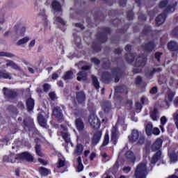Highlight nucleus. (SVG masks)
Here are the masks:
<instances>
[{
	"label": "nucleus",
	"instance_id": "nucleus-14",
	"mask_svg": "<svg viewBox=\"0 0 178 178\" xmlns=\"http://www.w3.org/2000/svg\"><path fill=\"white\" fill-rule=\"evenodd\" d=\"M156 47V44L154 42H149L143 47V49L146 51V52H151L154 50V48Z\"/></svg>",
	"mask_w": 178,
	"mask_h": 178
},
{
	"label": "nucleus",
	"instance_id": "nucleus-61",
	"mask_svg": "<svg viewBox=\"0 0 178 178\" xmlns=\"http://www.w3.org/2000/svg\"><path fill=\"white\" fill-rule=\"evenodd\" d=\"M91 61L95 63V65H98V63H99V60L97 59V58H92Z\"/></svg>",
	"mask_w": 178,
	"mask_h": 178
},
{
	"label": "nucleus",
	"instance_id": "nucleus-27",
	"mask_svg": "<svg viewBox=\"0 0 178 178\" xmlns=\"http://www.w3.org/2000/svg\"><path fill=\"white\" fill-rule=\"evenodd\" d=\"M39 172L41 176H48L51 173V171L44 167H41L39 169Z\"/></svg>",
	"mask_w": 178,
	"mask_h": 178
},
{
	"label": "nucleus",
	"instance_id": "nucleus-5",
	"mask_svg": "<svg viewBox=\"0 0 178 178\" xmlns=\"http://www.w3.org/2000/svg\"><path fill=\"white\" fill-rule=\"evenodd\" d=\"M120 76V70L115 69L112 71V74H109L108 72H104L102 79L103 81H109L111 79H115V83H118L119 81V76Z\"/></svg>",
	"mask_w": 178,
	"mask_h": 178
},
{
	"label": "nucleus",
	"instance_id": "nucleus-19",
	"mask_svg": "<svg viewBox=\"0 0 178 178\" xmlns=\"http://www.w3.org/2000/svg\"><path fill=\"white\" fill-rule=\"evenodd\" d=\"M6 66L7 67H12V69H14V70H19L20 67L17 66V64L15 63L13 60H8L7 63L6 64Z\"/></svg>",
	"mask_w": 178,
	"mask_h": 178
},
{
	"label": "nucleus",
	"instance_id": "nucleus-42",
	"mask_svg": "<svg viewBox=\"0 0 178 178\" xmlns=\"http://www.w3.org/2000/svg\"><path fill=\"white\" fill-rule=\"evenodd\" d=\"M140 102L143 105H148L149 101L148 100V98L143 96L141 97Z\"/></svg>",
	"mask_w": 178,
	"mask_h": 178
},
{
	"label": "nucleus",
	"instance_id": "nucleus-54",
	"mask_svg": "<svg viewBox=\"0 0 178 178\" xmlns=\"http://www.w3.org/2000/svg\"><path fill=\"white\" fill-rule=\"evenodd\" d=\"M49 98H51L53 101H55L56 99V94L55 92H51L49 93Z\"/></svg>",
	"mask_w": 178,
	"mask_h": 178
},
{
	"label": "nucleus",
	"instance_id": "nucleus-55",
	"mask_svg": "<svg viewBox=\"0 0 178 178\" xmlns=\"http://www.w3.org/2000/svg\"><path fill=\"white\" fill-rule=\"evenodd\" d=\"M162 56V53L161 52H156L155 54V58L157 59L158 62H161V60L159 59Z\"/></svg>",
	"mask_w": 178,
	"mask_h": 178
},
{
	"label": "nucleus",
	"instance_id": "nucleus-33",
	"mask_svg": "<svg viewBox=\"0 0 178 178\" xmlns=\"http://www.w3.org/2000/svg\"><path fill=\"white\" fill-rule=\"evenodd\" d=\"M92 80L93 83V86L95 87L96 90H99V82L98 81V79L97 76H92Z\"/></svg>",
	"mask_w": 178,
	"mask_h": 178
},
{
	"label": "nucleus",
	"instance_id": "nucleus-37",
	"mask_svg": "<svg viewBox=\"0 0 178 178\" xmlns=\"http://www.w3.org/2000/svg\"><path fill=\"white\" fill-rule=\"evenodd\" d=\"M172 118H173V120L175 124V126L178 129V110L175 113H174Z\"/></svg>",
	"mask_w": 178,
	"mask_h": 178
},
{
	"label": "nucleus",
	"instance_id": "nucleus-59",
	"mask_svg": "<svg viewBox=\"0 0 178 178\" xmlns=\"http://www.w3.org/2000/svg\"><path fill=\"white\" fill-rule=\"evenodd\" d=\"M131 170V168L130 167H125L123 168V172H124V173H129Z\"/></svg>",
	"mask_w": 178,
	"mask_h": 178
},
{
	"label": "nucleus",
	"instance_id": "nucleus-18",
	"mask_svg": "<svg viewBox=\"0 0 178 178\" xmlns=\"http://www.w3.org/2000/svg\"><path fill=\"white\" fill-rule=\"evenodd\" d=\"M118 128L116 127H113L111 130V140L114 141V143H116L118 141Z\"/></svg>",
	"mask_w": 178,
	"mask_h": 178
},
{
	"label": "nucleus",
	"instance_id": "nucleus-50",
	"mask_svg": "<svg viewBox=\"0 0 178 178\" xmlns=\"http://www.w3.org/2000/svg\"><path fill=\"white\" fill-rule=\"evenodd\" d=\"M43 89H44V91L45 92H48V91H49V90L51 89V85L48 84V83H45L44 86H43Z\"/></svg>",
	"mask_w": 178,
	"mask_h": 178
},
{
	"label": "nucleus",
	"instance_id": "nucleus-30",
	"mask_svg": "<svg viewBox=\"0 0 178 178\" xmlns=\"http://www.w3.org/2000/svg\"><path fill=\"white\" fill-rule=\"evenodd\" d=\"M177 5V2L175 1V3L172 5H168L165 12L168 13H172V12H175V7Z\"/></svg>",
	"mask_w": 178,
	"mask_h": 178
},
{
	"label": "nucleus",
	"instance_id": "nucleus-46",
	"mask_svg": "<svg viewBox=\"0 0 178 178\" xmlns=\"http://www.w3.org/2000/svg\"><path fill=\"white\" fill-rule=\"evenodd\" d=\"M29 122H27V119H24V123L25 126H26V127H29V126L33 124V119L29 118Z\"/></svg>",
	"mask_w": 178,
	"mask_h": 178
},
{
	"label": "nucleus",
	"instance_id": "nucleus-64",
	"mask_svg": "<svg viewBox=\"0 0 178 178\" xmlns=\"http://www.w3.org/2000/svg\"><path fill=\"white\" fill-rule=\"evenodd\" d=\"M174 105L176 108H178V97H176L174 100Z\"/></svg>",
	"mask_w": 178,
	"mask_h": 178
},
{
	"label": "nucleus",
	"instance_id": "nucleus-20",
	"mask_svg": "<svg viewBox=\"0 0 178 178\" xmlns=\"http://www.w3.org/2000/svg\"><path fill=\"white\" fill-rule=\"evenodd\" d=\"M38 122L42 127H45V126H47V120H45L44 116L41 114L38 115Z\"/></svg>",
	"mask_w": 178,
	"mask_h": 178
},
{
	"label": "nucleus",
	"instance_id": "nucleus-53",
	"mask_svg": "<svg viewBox=\"0 0 178 178\" xmlns=\"http://www.w3.org/2000/svg\"><path fill=\"white\" fill-rule=\"evenodd\" d=\"M175 92H171L168 95V101L170 102H172V101H173V98H175Z\"/></svg>",
	"mask_w": 178,
	"mask_h": 178
},
{
	"label": "nucleus",
	"instance_id": "nucleus-11",
	"mask_svg": "<svg viewBox=\"0 0 178 178\" xmlns=\"http://www.w3.org/2000/svg\"><path fill=\"white\" fill-rule=\"evenodd\" d=\"M61 127V132H58V136H62L63 138L67 142V143H70V134H69V132H67V129L63 127V125H60Z\"/></svg>",
	"mask_w": 178,
	"mask_h": 178
},
{
	"label": "nucleus",
	"instance_id": "nucleus-3",
	"mask_svg": "<svg viewBox=\"0 0 178 178\" xmlns=\"http://www.w3.org/2000/svg\"><path fill=\"white\" fill-rule=\"evenodd\" d=\"M11 158H15L14 160L11 159L13 163H17L19 161H28L29 162H33L34 157L29 152H23L21 154L13 155Z\"/></svg>",
	"mask_w": 178,
	"mask_h": 178
},
{
	"label": "nucleus",
	"instance_id": "nucleus-10",
	"mask_svg": "<svg viewBox=\"0 0 178 178\" xmlns=\"http://www.w3.org/2000/svg\"><path fill=\"white\" fill-rule=\"evenodd\" d=\"M88 122L93 129H99V126H101L99 119L95 115H91L88 119Z\"/></svg>",
	"mask_w": 178,
	"mask_h": 178
},
{
	"label": "nucleus",
	"instance_id": "nucleus-26",
	"mask_svg": "<svg viewBox=\"0 0 178 178\" xmlns=\"http://www.w3.org/2000/svg\"><path fill=\"white\" fill-rule=\"evenodd\" d=\"M102 109L104 111V112H109L111 111V104L110 102H106L102 105Z\"/></svg>",
	"mask_w": 178,
	"mask_h": 178
},
{
	"label": "nucleus",
	"instance_id": "nucleus-36",
	"mask_svg": "<svg viewBox=\"0 0 178 178\" xmlns=\"http://www.w3.org/2000/svg\"><path fill=\"white\" fill-rule=\"evenodd\" d=\"M73 77V73L70 71H67L63 76V79L65 80H71V79Z\"/></svg>",
	"mask_w": 178,
	"mask_h": 178
},
{
	"label": "nucleus",
	"instance_id": "nucleus-22",
	"mask_svg": "<svg viewBox=\"0 0 178 178\" xmlns=\"http://www.w3.org/2000/svg\"><path fill=\"white\" fill-rule=\"evenodd\" d=\"M160 122H161L160 129L162 133H165V127L163 126L164 124H166V123H168V118H166V117L165 116H163L161 117Z\"/></svg>",
	"mask_w": 178,
	"mask_h": 178
},
{
	"label": "nucleus",
	"instance_id": "nucleus-24",
	"mask_svg": "<svg viewBox=\"0 0 178 178\" xmlns=\"http://www.w3.org/2000/svg\"><path fill=\"white\" fill-rule=\"evenodd\" d=\"M83 151H84V147H83V145L78 144L74 151V154L75 155H81Z\"/></svg>",
	"mask_w": 178,
	"mask_h": 178
},
{
	"label": "nucleus",
	"instance_id": "nucleus-1",
	"mask_svg": "<svg viewBox=\"0 0 178 178\" xmlns=\"http://www.w3.org/2000/svg\"><path fill=\"white\" fill-rule=\"evenodd\" d=\"M161 147H162V139H157L152 146V151H158L151 159L150 163L152 166H154L158 161L162 159V153L159 150Z\"/></svg>",
	"mask_w": 178,
	"mask_h": 178
},
{
	"label": "nucleus",
	"instance_id": "nucleus-21",
	"mask_svg": "<svg viewBox=\"0 0 178 178\" xmlns=\"http://www.w3.org/2000/svg\"><path fill=\"white\" fill-rule=\"evenodd\" d=\"M150 118L152 119L154 122L158 120L159 119V113L158 112V110L156 108H154L151 114H150Z\"/></svg>",
	"mask_w": 178,
	"mask_h": 178
},
{
	"label": "nucleus",
	"instance_id": "nucleus-44",
	"mask_svg": "<svg viewBox=\"0 0 178 178\" xmlns=\"http://www.w3.org/2000/svg\"><path fill=\"white\" fill-rule=\"evenodd\" d=\"M63 166H65V161L59 159L58 162L57 163L58 169H60V168H63Z\"/></svg>",
	"mask_w": 178,
	"mask_h": 178
},
{
	"label": "nucleus",
	"instance_id": "nucleus-57",
	"mask_svg": "<svg viewBox=\"0 0 178 178\" xmlns=\"http://www.w3.org/2000/svg\"><path fill=\"white\" fill-rule=\"evenodd\" d=\"M141 81H143V79H141L140 76H138L136 79V84H141Z\"/></svg>",
	"mask_w": 178,
	"mask_h": 178
},
{
	"label": "nucleus",
	"instance_id": "nucleus-40",
	"mask_svg": "<svg viewBox=\"0 0 178 178\" xmlns=\"http://www.w3.org/2000/svg\"><path fill=\"white\" fill-rule=\"evenodd\" d=\"M35 148L37 155H38L39 156H42V152H41V145H36Z\"/></svg>",
	"mask_w": 178,
	"mask_h": 178
},
{
	"label": "nucleus",
	"instance_id": "nucleus-63",
	"mask_svg": "<svg viewBox=\"0 0 178 178\" xmlns=\"http://www.w3.org/2000/svg\"><path fill=\"white\" fill-rule=\"evenodd\" d=\"M95 156H97V154L95 153H92L90 156V160L94 161V158H95Z\"/></svg>",
	"mask_w": 178,
	"mask_h": 178
},
{
	"label": "nucleus",
	"instance_id": "nucleus-62",
	"mask_svg": "<svg viewBox=\"0 0 178 178\" xmlns=\"http://www.w3.org/2000/svg\"><path fill=\"white\" fill-rule=\"evenodd\" d=\"M75 26H76L78 29H81V30H83L84 26L81 25V24H75Z\"/></svg>",
	"mask_w": 178,
	"mask_h": 178
},
{
	"label": "nucleus",
	"instance_id": "nucleus-38",
	"mask_svg": "<svg viewBox=\"0 0 178 178\" xmlns=\"http://www.w3.org/2000/svg\"><path fill=\"white\" fill-rule=\"evenodd\" d=\"M169 84L171 87H174L175 88H178V80H175L174 79H171L169 82Z\"/></svg>",
	"mask_w": 178,
	"mask_h": 178
},
{
	"label": "nucleus",
	"instance_id": "nucleus-49",
	"mask_svg": "<svg viewBox=\"0 0 178 178\" xmlns=\"http://www.w3.org/2000/svg\"><path fill=\"white\" fill-rule=\"evenodd\" d=\"M152 133L153 134H154V136H159V134L161 133V131L159 130V129L158 127H155L152 131Z\"/></svg>",
	"mask_w": 178,
	"mask_h": 178
},
{
	"label": "nucleus",
	"instance_id": "nucleus-25",
	"mask_svg": "<svg viewBox=\"0 0 178 178\" xmlns=\"http://www.w3.org/2000/svg\"><path fill=\"white\" fill-rule=\"evenodd\" d=\"M168 47L170 51H178V44L176 42H170Z\"/></svg>",
	"mask_w": 178,
	"mask_h": 178
},
{
	"label": "nucleus",
	"instance_id": "nucleus-9",
	"mask_svg": "<svg viewBox=\"0 0 178 178\" xmlns=\"http://www.w3.org/2000/svg\"><path fill=\"white\" fill-rule=\"evenodd\" d=\"M3 92L6 99H12V98H15V97H17V92H16V90L13 89L3 88Z\"/></svg>",
	"mask_w": 178,
	"mask_h": 178
},
{
	"label": "nucleus",
	"instance_id": "nucleus-60",
	"mask_svg": "<svg viewBox=\"0 0 178 178\" xmlns=\"http://www.w3.org/2000/svg\"><path fill=\"white\" fill-rule=\"evenodd\" d=\"M127 17L129 20H132V19H133V12L130 11L129 13H128Z\"/></svg>",
	"mask_w": 178,
	"mask_h": 178
},
{
	"label": "nucleus",
	"instance_id": "nucleus-43",
	"mask_svg": "<svg viewBox=\"0 0 178 178\" xmlns=\"http://www.w3.org/2000/svg\"><path fill=\"white\" fill-rule=\"evenodd\" d=\"M160 72H162V67H156L150 72V74L152 75V74H154V73H159Z\"/></svg>",
	"mask_w": 178,
	"mask_h": 178
},
{
	"label": "nucleus",
	"instance_id": "nucleus-51",
	"mask_svg": "<svg viewBox=\"0 0 178 178\" xmlns=\"http://www.w3.org/2000/svg\"><path fill=\"white\" fill-rule=\"evenodd\" d=\"M166 5H168V0H163V1H161L159 8H161V9H163V8H165V6H166Z\"/></svg>",
	"mask_w": 178,
	"mask_h": 178
},
{
	"label": "nucleus",
	"instance_id": "nucleus-39",
	"mask_svg": "<svg viewBox=\"0 0 178 178\" xmlns=\"http://www.w3.org/2000/svg\"><path fill=\"white\" fill-rule=\"evenodd\" d=\"M74 42H75V45H76V47H80L81 44V38H80V37L79 36H74Z\"/></svg>",
	"mask_w": 178,
	"mask_h": 178
},
{
	"label": "nucleus",
	"instance_id": "nucleus-45",
	"mask_svg": "<svg viewBox=\"0 0 178 178\" xmlns=\"http://www.w3.org/2000/svg\"><path fill=\"white\" fill-rule=\"evenodd\" d=\"M170 160L175 163V162H177V155L176 154H170Z\"/></svg>",
	"mask_w": 178,
	"mask_h": 178
},
{
	"label": "nucleus",
	"instance_id": "nucleus-2",
	"mask_svg": "<svg viewBox=\"0 0 178 178\" xmlns=\"http://www.w3.org/2000/svg\"><path fill=\"white\" fill-rule=\"evenodd\" d=\"M51 6H52V8L54 9V10H55V12H54L55 17L54 18V24H56V26L58 27H59L60 26H65V21H63V19H62V18H60V17L56 16V15H57L56 13L60 12V10H62L60 3H59V2L56 1H54L52 2Z\"/></svg>",
	"mask_w": 178,
	"mask_h": 178
},
{
	"label": "nucleus",
	"instance_id": "nucleus-31",
	"mask_svg": "<svg viewBox=\"0 0 178 178\" xmlns=\"http://www.w3.org/2000/svg\"><path fill=\"white\" fill-rule=\"evenodd\" d=\"M9 79V80H10V79H12V75L10 74V73L8 72H3L1 71H0V79Z\"/></svg>",
	"mask_w": 178,
	"mask_h": 178
},
{
	"label": "nucleus",
	"instance_id": "nucleus-48",
	"mask_svg": "<svg viewBox=\"0 0 178 178\" xmlns=\"http://www.w3.org/2000/svg\"><path fill=\"white\" fill-rule=\"evenodd\" d=\"M59 76H60V71L54 73L51 76V79L53 80H56V79H58V77H59Z\"/></svg>",
	"mask_w": 178,
	"mask_h": 178
},
{
	"label": "nucleus",
	"instance_id": "nucleus-56",
	"mask_svg": "<svg viewBox=\"0 0 178 178\" xmlns=\"http://www.w3.org/2000/svg\"><path fill=\"white\" fill-rule=\"evenodd\" d=\"M83 169H84V166L83 165V163L78 164V166H77L78 172H83Z\"/></svg>",
	"mask_w": 178,
	"mask_h": 178
},
{
	"label": "nucleus",
	"instance_id": "nucleus-41",
	"mask_svg": "<svg viewBox=\"0 0 178 178\" xmlns=\"http://www.w3.org/2000/svg\"><path fill=\"white\" fill-rule=\"evenodd\" d=\"M127 60L129 63H131L134 60V54H129L127 56Z\"/></svg>",
	"mask_w": 178,
	"mask_h": 178
},
{
	"label": "nucleus",
	"instance_id": "nucleus-35",
	"mask_svg": "<svg viewBox=\"0 0 178 178\" xmlns=\"http://www.w3.org/2000/svg\"><path fill=\"white\" fill-rule=\"evenodd\" d=\"M0 56H6V58H15V54L9 52L0 51Z\"/></svg>",
	"mask_w": 178,
	"mask_h": 178
},
{
	"label": "nucleus",
	"instance_id": "nucleus-23",
	"mask_svg": "<svg viewBox=\"0 0 178 178\" xmlns=\"http://www.w3.org/2000/svg\"><path fill=\"white\" fill-rule=\"evenodd\" d=\"M26 106L28 108V111H33L34 108V99L30 98L26 101Z\"/></svg>",
	"mask_w": 178,
	"mask_h": 178
},
{
	"label": "nucleus",
	"instance_id": "nucleus-32",
	"mask_svg": "<svg viewBox=\"0 0 178 178\" xmlns=\"http://www.w3.org/2000/svg\"><path fill=\"white\" fill-rule=\"evenodd\" d=\"M145 131L146 134L148 136H151L152 134V124L149 123L146 125Z\"/></svg>",
	"mask_w": 178,
	"mask_h": 178
},
{
	"label": "nucleus",
	"instance_id": "nucleus-28",
	"mask_svg": "<svg viewBox=\"0 0 178 178\" xmlns=\"http://www.w3.org/2000/svg\"><path fill=\"white\" fill-rule=\"evenodd\" d=\"M125 156L126 158H127V159H129V161H132V162H134L136 161V156L131 151L127 152V153L125 154Z\"/></svg>",
	"mask_w": 178,
	"mask_h": 178
},
{
	"label": "nucleus",
	"instance_id": "nucleus-15",
	"mask_svg": "<svg viewBox=\"0 0 178 178\" xmlns=\"http://www.w3.org/2000/svg\"><path fill=\"white\" fill-rule=\"evenodd\" d=\"M75 125L77 130H79V131L84 130V122L81 119L76 118L75 120Z\"/></svg>",
	"mask_w": 178,
	"mask_h": 178
},
{
	"label": "nucleus",
	"instance_id": "nucleus-47",
	"mask_svg": "<svg viewBox=\"0 0 178 178\" xmlns=\"http://www.w3.org/2000/svg\"><path fill=\"white\" fill-rule=\"evenodd\" d=\"M158 92V87L154 86L150 89L149 93L152 94V95H155Z\"/></svg>",
	"mask_w": 178,
	"mask_h": 178
},
{
	"label": "nucleus",
	"instance_id": "nucleus-8",
	"mask_svg": "<svg viewBox=\"0 0 178 178\" xmlns=\"http://www.w3.org/2000/svg\"><path fill=\"white\" fill-rule=\"evenodd\" d=\"M90 69H91V67L88 65L82 67V71L77 74L78 81H86L87 80V70H90Z\"/></svg>",
	"mask_w": 178,
	"mask_h": 178
},
{
	"label": "nucleus",
	"instance_id": "nucleus-16",
	"mask_svg": "<svg viewBox=\"0 0 178 178\" xmlns=\"http://www.w3.org/2000/svg\"><path fill=\"white\" fill-rule=\"evenodd\" d=\"M165 19H166V14L163 13L156 18V23L159 25L163 24V23H165Z\"/></svg>",
	"mask_w": 178,
	"mask_h": 178
},
{
	"label": "nucleus",
	"instance_id": "nucleus-13",
	"mask_svg": "<svg viewBox=\"0 0 178 178\" xmlns=\"http://www.w3.org/2000/svg\"><path fill=\"white\" fill-rule=\"evenodd\" d=\"M101 137H102V132L101 131L96 132L92 139V145H97V144L99 143L101 140Z\"/></svg>",
	"mask_w": 178,
	"mask_h": 178
},
{
	"label": "nucleus",
	"instance_id": "nucleus-34",
	"mask_svg": "<svg viewBox=\"0 0 178 178\" xmlns=\"http://www.w3.org/2000/svg\"><path fill=\"white\" fill-rule=\"evenodd\" d=\"M108 144H109V134H106L104 136V139L103 141V143L101 146V148H102L103 147H106V145H108Z\"/></svg>",
	"mask_w": 178,
	"mask_h": 178
},
{
	"label": "nucleus",
	"instance_id": "nucleus-6",
	"mask_svg": "<svg viewBox=\"0 0 178 178\" xmlns=\"http://www.w3.org/2000/svg\"><path fill=\"white\" fill-rule=\"evenodd\" d=\"M147 63V58L144 56H139L136 60L135 67L134 68V73H141L143 67Z\"/></svg>",
	"mask_w": 178,
	"mask_h": 178
},
{
	"label": "nucleus",
	"instance_id": "nucleus-12",
	"mask_svg": "<svg viewBox=\"0 0 178 178\" xmlns=\"http://www.w3.org/2000/svg\"><path fill=\"white\" fill-rule=\"evenodd\" d=\"M53 115L56 118L58 122H62V119H63V115L62 114V110L60 109V107H55L53 110Z\"/></svg>",
	"mask_w": 178,
	"mask_h": 178
},
{
	"label": "nucleus",
	"instance_id": "nucleus-7",
	"mask_svg": "<svg viewBox=\"0 0 178 178\" xmlns=\"http://www.w3.org/2000/svg\"><path fill=\"white\" fill-rule=\"evenodd\" d=\"M128 138L132 143H136L139 138V144H144V136H140V132H138V130L137 129L132 130L131 134L128 136Z\"/></svg>",
	"mask_w": 178,
	"mask_h": 178
},
{
	"label": "nucleus",
	"instance_id": "nucleus-58",
	"mask_svg": "<svg viewBox=\"0 0 178 178\" xmlns=\"http://www.w3.org/2000/svg\"><path fill=\"white\" fill-rule=\"evenodd\" d=\"M35 45V40H33L30 42L29 47V48H33Z\"/></svg>",
	"mask_w": 178,
	"mask_h": 178
},
{
	"label": "nucleus",
	"instance_id": "nucleus-17",
	"mask_svg": "<svg viewBox=\"0 0 178 178\" xmlns=\"http://www.w3.org/2000/svg\"><path fill=\"white\" fill-rule=\"evenodd\" d=\"M76 99L79 104H83L86 101V94L84 92H79L76 93Z\"/></svg>",
	"mask_w": 178,
	"mask_h": 178
},
{
	"label": "nucleus",
	"instance_id": "nucleus-4",
	"mask_svg": "<svg viewBox=\"0 0 178 178\" xmlns=\"http://www.w3.org/2000/svg\"><path fill=\"white\" fill-rule=\"evenodd\" d=\"M148 175V169L147 168V162L140 163L136 170V178H145Z\"/></svg>",
	"mask_w": 178,
	"mask_h": 178
},
{
	"label": "nucleus",
	"instance_id": "nucleus-52",
	"mask_svg": "<svg viewBox=\"0 0 178 178\" xmlns=\"http://www.w3.org/2000/svg\"><path fill=\"white\" fill-rule=\"evenodd\" d=\"M149 146H146L144 149H143V155L144 156H145V155H148V154H149Z\"/></svg>",
	"mask_w": 178,
	"mask_h": 178
},
{
	"label": "nucleus",
	"instance_id": "nucleus-29",
	"mask_svg": "<svg viewBox=\"0 0 178 178\" xmlns=\"http://www.w3.org/2000/svg\"><path fill=\"white\" fill-rule=\"evenodd\" d=\"M28 41H30V38L26 36V37L18 40L17 42V45H18V46L24 45V44H27Z\"/></svg>",
	"mask_w": 178,
	"mask_h": 178
}]
</instances>
